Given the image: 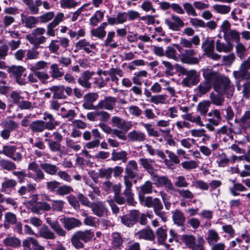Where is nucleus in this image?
Returning a JSON list of instances; mask_svg holds the SVG:
<instances>
[{"instance_id": "33", "label": "nucleus", "mask_w": 250, "mask_h": 250, "mask_svg": "<svg viewBox=\"0 0 250 250\" xmlns=\"http://www.w3.org/2000/svg\"><path fill=\"white\" fill-rule=\"evenodd\" d=\"M137 236L139 238L152 240L154 239L155 235L152 230L149 228L139 231Z\"/></svg>"}, {"instance_id": "2", "label": "nucleus", "mask_w": 250, "mask_h": 250, "mask_svg": "<svg viewBox=\"0 0 250 250\" xmlns=\"http://www.w3.org/2000/svg\"><path fill=\"white\" fill-rule=\"evenodd\" d=\"M182 73L186 76L182 81L181 83L184 86L191 87L195 85L200 81V75L195 69L187 70L183 67H180Z\"/></svg>"}, {"instance_id": "57", "label": "nucleus", "mask_w": 250, "mask_h": 250, "mask_svg": "<svg viewBox=\"0 0 250 250\" xmlns=\"http://www.w3.org/2000/svg\"><path fill=\"white\" fill-rule=\"evenodd\" d=\"M112 244L115 248H119L123 244V239L120 233L114 232L112 235Z\"/></svg>"}, {"instance_id": "46", "label": "nucleus", "mask_w": 250, "mask_h": 250, "mask_svg": "<svg viewBox=\"0 0 250 250\" xmlns=\"http://www.w3.org/2000/svg\"><path fill=\"white\" fill-rule=\"evenodd\" d=\"M29 127L30 129L34 132H42L45 128L44 122L41 120L33 122L30 124Z\"/></svg>"}, {"instance_id": "61", "label": "nucleus", "mask_w": 250, "mask_h": 250, "mask_svg": "<svg viewBox=\"0 0 250 250\" xmlns=\"http://www.w3.org/2000/svg\"><path fill=\"white\" fill-rule=\"evenodd\" d=\"M64 204L61 200H52L51 209L54 211H61L64 208Z\"/></svg>"}, {"instance_id": "16", "label": "nucleus", "mask_w": 250, "mask_h": 250, "mask_svg": "<svg viewBox=\"0 0 250 250\" xmlns=\"http://www.w3.org/2000/svg\"><path fill=\"white\" fill-rule=\"evenodd\" d=\"M249 69L242 63L241 64L239 70L234 71L233 75L234 77L237 80L243 79L246 80L250 79V72Z\"/></svg>"}, {"instance_id": "40", "label": "nucleus", "mask_w": 250, "mask_h": 250, "mask_svg": "<svg viewBox=\"0 0 250 250\" xmlns=\"http://www.w3.org/2000/svg\"><path fill=\"white\" fill-rule=\"evenodd\" d=\"M182 241L187 248L191 249L196 244V239L193 235L185 234L182 236Z\"/></svg>"}, {"instance_id": "45", "label": "nucleus", "mask_w": 250, "mask_h": 250, "mask_svg": "<svg viewBox=\"0 0 250 250\" xmlns=\"http://www.w3.org/2000/svg\"><path fill=\"white\" fill-rule=\"evenodd\" d=\"M127 152L125 151H121L120 152L113 151L112 153L111 159L113 161H122L123 163L127 161Z\"/></svg>"}, {"instance_id": "32", "label": "nucleus", "mask_w": 250, "mask_h": 250, "mask_svg": "<svg viewBox=\"0 0 250 250\" xmlns=\"http://www.w3.org/2000/svg\"><path fill=\"white\" fill-rule=\"evenodd\" d=\"M207 241L209 245L217 243L220 239V236L218 232L214 229H210L208 231Z\"/></svg>"}, {"instance_id": "54", "label": "nucleus", "mask_w": 250, "mask_h": 250, "mask_svg": "<svg viewBox=\"0 0 250 250\" xmlns=\"http://www.w3.org/2000/svg\"><path fill=\"white\" fill-rule=\"evenodd\" d=\"M47 65V63L43 61H38L37 62L31 64L29 69L32 72H38L44 69Z\"/></svg>"}, {"instance_id": "29", "label": "nucleus", "mask_w": 250, "mask_h": 250, "mask_svg": "<svg viewBox=\"0 0 250 250\" xmlns=\"http://www.w3.org/2000/svg\"><path fill=\"white\" fill-rule=\"evenodd\" d=\"M172 219L174 224L178 226H182L186 220L183 213L179 210H175L172 212Z\"/></svg>"}, {"instance_id": "39", "label": "nucleus", "mask_w": 250, "mask_h": 250, "mask_svg": "<svg viewBox=\"0 0 250 250\" xmlns=\"http://www.w3.org/2000/svg\"><path fill=\"white\" fill-rule=\"evenodd\" d=\"M127 136L129 140L133 142L143 141L146 139V136L144 133L135 130L130 132Z\"/></svg>"}, {"instance_id": "31", "label": "nucleus", "mask_w": 250, "mask_h": 250, "mask_svg": "<svg viewBox=\"0 0 250 250\" xmlns=\"http://www.w3.org/2000/svg\"><path fill=\"white\" fill-rule=\"evenodd\" d=\"M3 243L6 247H10L14 248L19 247L21 244L20 240L13 236L6 237L3 240Z\"/></svg>"}, {"instance_id": "50", "label": "nucleus", "mask_w": 250, "mask_h": 250, "mask_svg": "<svg viewBox=\"0 0 250 250\" xmlns=\"http://www.w3.org/2000/svg\"><path fill=\"white\" fill-rule=\"evenodd\" d=\"M40 167L46 173L50 175L55 174L58 170V168L56 166L49 163L41 164Z\"/></svg>"}, {"instance_id": "47", "label": "nucleus", "mask_w": 250, "mask_h": 250, "mask_svg": "<svg viewBox=\"0 0 250 250\" xmlns=\"http://www.w3.org/2000/svg\"><path fill=\"white\" fill-rule=\"evenodd\" d=\"M202 48L206 55H208L214 49V42L213 40H206L202 44Z\"/></svg>"}, {"instance_id": "22", "label": "nucleus", "mask_w": 250, "mask_h": 250, "mask_svg": "<svg viewBox=\"0 0 250 250\" xmlns=\"http://www.w3.org/2000/svg\"><path fill=\"white\" fill-rule=\"evenodd\" d=\"M200 40L197 35L192 37L191 40H188L185 38H181L180 39V44L184 47L191 48L193 44L197 46L199 44Z\"/></svg>"}, {"instance_id": "64", "label": "nucleus", "mask_w": 250, "mask_h": 250, "mask_svg": "<svg viewBox=\"0 0 250 250\" xmlns=\"http://www.w3.org/2000/svg\"><path fill=\"white\" fill-rule=\"evenodd\" d=\"M225 37L228 38L229 40L236 42L237 43L239 42L240 41V34L235 30L230 31Z\"/></svg>"}, {"instance_id": "36", "label": "nucleus", "mask_w": 250, "mask_h": 250, "mask_svg": "<svg viewBox=\"0 0 250 250\" xmlns=\"http://www.w3.org/2000/svg\"><path fill=\"white\" fill-rule=\"evenodd\" d=\"M25 68L21 66H12L8 67L7 71L13 76L16 78L20 76H22L25 71Z\"/></svg>"}, {"instance_id": "37", "label": "nucleus", "mask_w": 250, "mask_h": 250, "mask_svg": "<svg viewBox=\"0 0 250 250\" xmlns=\"http://www.w3.org/2000/svg\"><path fill=\"white\" fill-rule=\"evenodd\" d=\"M104 12L97 10L89 19V24L92 26H96L104 18Z\"/></svg>"}, {"instance_id": "52", "label": "nucleus", "mask_w": 250, "mask_h": 250, "mask_svg": "<svg viewBox=\"0 0 250 250\" xmlns=\"http://www.w3.org/2000/svg\"><path fill=\"white\" fill-rule=\"evenodd\" d=\"M51 76L54 79H57L62 77L64 73L59 68L57 64L54 63L50 66Z\"/></svg>"}, {"instance_id": "19", "label": "nucleus", "mask_w": 250, "mask_h": 250, "mask_svg": "<svg viewBox=\"0 0 250 250\" xmlns=\"http://www.w3.org/2000/svg\"><path fill=\"white\" fill-rule=\"evenodd\" d=\"M36 236L37 237H40L45 239L53 240L56 238L55 233L46 225H43L39 229Z\"/></svg>"}, {"instance_id": "17", "label": "nucleus", "mask_w": 250, "mask_h": 250, "mask_svg": "<svg viewBox=\"0 0 250 250\" xmlns=\"http://www.w3.org/2000/svg\"><path fill=\"white\" fill-rule=\"evenodd\" d=\"M140 164L145 168L152 177H155L154 166L155 165L154 160L146 158H141L139 159Z\"/></svg>"}, {"instance_id": "49", "label": "nucleus", "mask_w": 250, "mask_h": 250, "mask_svg": "<svg viewBox=\"0 0 250 250\" xmlns=\"http://www.w3.org/2000/svg\"><path fill=\"white\" fill-rule=\"evenodd\" d=\"M0 167L8 171L14 170L17 168V166L14 162L5 159L0 160Z\"/></svg>"}, {"instance_id": "8", "label": "nucleus", "mask_w": 250, "mask_h": 250, "mask_svg": "<svg viewBox=\"0 0 250 250\" xmlns=\"http://www.w3.org/2000/svg\"><path fill=\"white\" fill-rule=\"evenodd\" d=\"M180 110L182 112L186 113V114L181 116L183 119L195 123L199 126H204V124L202 121L200 116L197 115L196 116H193L191 113H188L189 111V108L188 107L180 106Z\"/></svg>"}, {"instance_id": "7", "label": "nucleus", "mask_w": 250, "mask_h": 250, "mask_svg": "<svg viewBox=\"0 0 250 250\" xmlns=\"http://www.w3.org/2000/svg\"><path fill=\"white\" fill-rule=\"evenodd\" d=\"M17 147L14 146H4L3 147V153L13 161L20 162L22 159V154L19 152H16Z\"/></svg>"}, {"instance_id": "56", "label": "nucleus", "mask_w": 250, "mask_h": 250, "mask_svg": "<svg viewBox=\"0 0 250 250\" xmlns=\"http://www.w3.org/2000/svg\"><path fill=\"white\" fill-rule=\"evenodd\" d=\"M54 17V12L53 11H49L40 16L38 19L41 23H45L51 21Z\"/></svg>"}, {"instance_id": "9", "label": "nucleus", "mask_w": 250, "mask_h": 250, "mask_svg": "<svg viewBox=\"0 0 250 250\" xmlns=\"http://www.w3.org/2000/svg\"><path fill=\"white\" fill-rule=\"evenodd\" d=\"M89 208L93 213L98 217H103L106 214L107 211L106 207L102 201L92 202Z\"/></svg>"}, {"instance_id": "3", "label": "nucleus", "mask_w": 250, "mask_h": 250, "mask_svg": "<svg viewBox=\"0 0 250 250\" xmlns=\"http://www.w3.org/2000/svg\"><path fill=\"white\" fill-rule=\"evenodd\" d=\"M49 90L53 93V98L57 99H65L66 98L65 93L68 96L71 95L72 89L64 85H54L49 88Z\"/></svg>"}, {"instance_id": "41", "label": "nucleus", "mask_w": 250, "mask_h": 250, "mask_svg": "<svg viewBox=\"0 0 250 250\" xmlns=\"http://www.w3.org/2000/svg\"><path fill=\"white\" fill-rule=\"evenodd\" d=\"M74 234L76 237L84 242H87L90 240L94 235L90 230L79 231L75 233Z\"/></svg>"}, {"instance_id": "24", "label": "nucleus", "mask_w": 250, "mask_h": 250, "mask_svg": "<svg viewBox=\"0 0 250 250\" xmlns=\"http://www.w3.org/2000/svg\"><path fill=\"white\" fill-rule=\"evenodd\" d=\"M233 47V44L229 42L225 43L221 42L220 40L216 42V49L219 52L229 53L232 50Z\"/></svg>"}, {"instance_id": "1", "label": "nucleus", "mask_w": 250, "mask_h": 250, "mask_svg": "<svg viewBox=\"0 0 250 250\" xmlns=\"http://www.w3.org/2000/svg\"><path fill=\"white\" fill-rule=\"evenodd\" d=\"M202 71L204 82L211 86L213 85L216 92L225 95L227 98L232 97L234 87L228 77L220 75L218 72L209 68H203Z\"/></svg>"}, {"instance_id": "55", "label": "nucleus", "mask_w": 250, "mask_h": 250, "mask_svg": "<svg viewBox=\"0 0 250 250\" xmlns=\"http://www.w3.org/2000/svg\"><path fill=\"white\" fill-rule=\"evenodd\" d=\"M17 222V218L15 214L12 212H7L5 214L4 227L8 228V224H15Z\"/></svg>"}, {"instance_id": "5", "label": "nucleus", "mask_w": 250, "mask_h": 250, "mask_svg": "<svg viewBox=\"0 0 250 250\" xmlns=\"http://www.w3.org/2000/svg\"><path fill=\"white\" fill-rule=\"evenodd\" d=\"M195 51L193 49H186L184 53L180 55L181 61L189 64H197L199 63V59L195 57Z\"/></svg>"}, {"instance_id": "38", "label": "nucleus", "mask_w": 250, "mask_h": 250, "mask_svg": "<svg viewBox=\"0 0 250 250\" xmlns=\"http://www.w3.org/2000/svg\"><path fill=\"white\" fill-rule=\"evenodd\" d=\"M210 106V102L209 101H203L200 102L197 106V110L202 116H206Z\"/></svg>"}, {"instance_id": "51", "label": "nucleus", "mask_w": 250, "mask_h": 250, "mask_svg": "<svg viewBox=\"0 0 250 250\" xmlns=\"http://www.w3.org/2000/svg\"><path fill=\"white\" fill-rule=\"evenodd\" d=\"M210 99L211 103L217 106H221L223 105L225 99L223 95L216 94L214 92L210 94Z\"/></svg>"}, {"instance_id": "35", "label": "nucleus", "mask_w": 250, "mask_h": 250, "mask_svg": "<svg viewBox=\"0 0 250 250\" xmlns=\"http://www.w3.org/2000/svg\"><path fill=\"white\" fill-rule=\"evenodd\" d=\"M234 123H240L244 127L249 128L250 126V110L245 111L239 119L236 118Z\"/></svg>"}, {"instance_id": "20", "label": "nucleus", "mask_w": 250, "mask_h": 250, "mask_svg": "<svg viewBox=\"0 0 250 250\" xmlns=\"http://www.w3.org/2000/svg\"><path fill=\"white\" fill-rule=\"evenodd\" d=\"M127 15L125 12L119 13L116 17H107L108 23L111 25L123 24L126 21Z\"/></svg>"}, {"instance_id": "62", "label": "nucleus", "mask_w": 250, "mask_h": 250, "mask_svg": "<svg viewBox=\"0 0 250 250\" xmlns=\"http://www.w3.org/2000/svg\"><path fill=\"white\" fill-rule=\"evenodd\" d=\"M246 189L247 188L242 184L240 183H235L233 187L229 188L230 193L233 196L239 195V193L237 192V191H244L246 190Z\"/></svg>"}, {"instance_id": "63", "label": "nucleus", "mask_w": 250, "mask_h": 250, "mask_svg": "<svg viewBox=\"0 0 250 250\" xmlns=\"http://www.w3.org/2000/svg\"><path fill=\"white\" fill-rule=\"evenodd\" d=\"M1 125L10 131L16 129L19 126L17 123L10 120L3 121Z\"/></svg>"}, {"instance_id": "43", "label": "nucleus", "mask_w": 250, "mask_h": 250, "mask_svg": "<svg viewBox=\"0 0 250 250\" xmlns=\"http://www.w3.org/2000/svg\"><path fill=\"white\" fill-rule=\"evenodd\" d=\"M115 36L114 31H109L108 32L106 39L104 43L105 46H109L111 48H115L118 46V43L116 42H113L114 38Z\"/></svg>"}, {"instance_id": "18", "label": "nucleus", "mask_w": 250, "mask_h": 250, "mask_svg": "<svg viewBox=\"0 0 250 250\" xmlns=\"http://www.w3.org/2000/svg\"><path fill=\"white\" fill-rule=\"evenodd\" d=\"M46 222L58 235L62 237L65 236L66 232L58 222L53 220L51 217L46 218Z\"/></svg>"}, {"instance_id": "14", "label": "nucleus", "mask_w": 250, "mask_h": 250, "mask_svg": "<svg viewBox=\"0 0 250 250\" xmlns=\"http://www.w3.org/2000/svg\"><path fill=\"white\" fill-rule=\"evenodd\" d=\"M116 101L117 99L115 97H106L104 100L99 103L97 105V107L99 109L104 108L108 110H112L115 105Z\"/></svg>"}, {"instance_id": "13", "label": "nucleus", "mask_w": 250, "mask_h": 250, "mask_svg": "<svg viewBox=\"0 0 250 250\" xmlns=\"http://www.w3.org/2000/svg\"><path fill=\"white\" fill-rule=\"evenodd\" d=\"M27 6L28 11L31 14L37 15L39 13V7L42 5L41 0H22Z\"/></svg>"}, {"instance_id": "48", "label": "nucleus", "mask_w": 250, "mask_h": 250, "mask_svg": "<svg viewBox=\"0 0 250 250\" xmlns=\"http://www.w3.org/2000/svg\"><path fill=\"white\" fill-rule=\"evenodd\" d=\"M212 86L205 82H202L196 88L197 94L199 96L205 94L211 88Z\"/></svg>"}, {"instance_id": "10", "label": "nucleus", "mask_w": 250, "mask_h": 250, "mask_svg": "<svg viewBox=\"0 0 250 250\" xmlns=\"http://www.w3.org/2000/svg\"><path fill=\"white\" fill-rule=\"evenodd\" d=\"M98 95L96 93H89L83 97V107L87 110H94L98 108L93 105V103L98 98Z\"/></svg>"}, {"instance_id": "25", "label": "nucleus", "mask_w": 250, "mask_h": 250, "mask_svg": "<svg viewBox=\"0 0 250 250\" xmlns=\"http://www.w3.org/2000/svg\"><path fill=\"white\" fill-rule=\"evenodd\" d=\"M17 181L14 179L5 178L1 184V191L9 193L17 185Z\"/></svg>"}, {"instance_id": "12", "label": "nucleus", "mask_w": 250, "mask_h": 250, "mask_svg": "<svg viewBox=\"0 0 250 250\" xmlns=\"http://www.w3.org/2000/svg\"><path fill=\"white\" fill-rule=\"evenodd\" d=\"M94 71H85L81 74V77L78 79V82L80 85L84 88L89 89L91 87V83L89 80L94 76Z\"/></svg>"}, {"instance_id": "28", "label": "nucleus", "mask_w": 250, "mask_h": 250, "mask_svg": "<svg viewBox=\"0 0 250 250\" xmlns=\"http://www.w3.org/2000/svg\"><path fill=\"white\" fill-rule=\"evenodd\" d=\"M138 170V166L137 163L134 161H129L125 168V172L131 179H133L135 177L136 175V172Z\"/></svg>"}, {"instance_id": "21", "label": "nucleus", "mask_w": 250, "mask_h": 250, "mask_svg": "<svg viewBox=\"0 0 250 250\" xmlns=\"http://www.w3.org/2000/svg\"><path fill=\"white\" fill-rule=\"evenodd\" d=\"M61 221L65 228L68 230L79 227L81 225L80 221L74 218H64Z\"/></svg>"}, {"instance_id": "6", "label": "nucleus", "mask_w": 250, "mask_h": 250, "mask_svg": "<svg viewBox=\"0 0 250 250\" xmlns=\"http://www.w3.org/2000/svg\"><path fill=\"white\" fill-rule=\"evenodd\" d=\"M69 45V40L66 38H61L59 40H52L48 45L50 52L52 53H58L60 46L63 48H67Z\"/></svg>"}, {"instance_id": "4", "label": "nucleus", "mask_w": 250, "mask_h": 250, "mask_svg": "<svg viewBox=\"0 0 250 250\" xmlns=\"http://www.w3.org/2000/svg\"><path fill=\"white\" fill-rule=\"evenodd\" d=\"M27 169L29 171H33L35 174L31 172L27 174V177L33 179L36 182L39 183L44 178V174L42 170L39 167L38 164L35 161L28 164Z\"/></svg>"}, {"instance_id": "44", "label": "nucleus", "mask_w": 250, "mask_h": 250, "mask_svg": "<svg viewBox=\"0 0 250 250\" xmlns=\"http://www.w3.org/2000/svg\"><path fill=\"white\" fill-rule=\"evenodd\" d=\"M236 53L238 57L241 60L247 56V49L241 42L237 43L235 46Z\"/></svg>"}, {"instance_id": "15", "label": "nucleus", "mask_w": 250, "mask_h": 250, "mask_svg": "<svg viewBox=\"0 0 250 250\" xmlns=\"http://www.w3.org/2000/svg\"><path fill=\"white\" fill-rule=\"evenodd\" d=\"M111 122L114 126L117 127L125 132H127L132 126L130 122H126L117 116L113 117Z\"/></svg>"}, {"instance_id": "60", "label": "nucleus", "mask_w": 250, "mask_h": 250, "mask_svg": "<svg viewBox=\"0 0 250 250\" xmlns=\"http://www.w3.org/2000/svg\"><path fill=\"white\" fill-rule=\"evenodd\" d=\"M45 141L48 143L49 148L51 151L57 152L60 150L61 147L60 143L49 139H45Z\"/></svg>"}, {"instance_id": "27", "label": "nucleus", "mask_w": 250, "mask_h": 250, "mask_svg": "<svg viewBox=\"0 0 250 250\" xmlns=\"http://www.w3.org/2000/svg\"><path fill=\"white\" fill-rule=\"evenodd\" d=\"M43 119L45 121L44 127L47 129L53 130L58 125L57 122L50 114L44 113Z\"/></svg>"}, {"instance_id": "34", "label": "nucleus", "mask_w": 250, "mask_h": 250, "mask_svg": "<svg viewBox=\"0 0 250 250\" xmlns=\"http://www.w3.org/2000/svg\"><path fill=\"white\" fill-rule=\"evenodd\" d=\"M237 89L238 90H241L243 94V97L248 99L250 97V82H246L242 85H241L239 82L236 83Z\"/></svg>"}, {"instance_id": "26", "label": "nucleus", "mask_w": 250, "mask_h": 250, "mask_svg": "<svg viewBox=\"0 0 250 250\" xmlns=\"http://www.w3.org/2000/svg\"><path fill=\"white\" fill-rule=\"evenodd\" d=\"M157 187H164L169 191L175 190L172 183L166 176H157Z\"/></svg>"}, {"instance_id": "42", "label": "nucleus", "mask_w": 250, "mask_h": 250, "mask_svg": "<svg viewBox=\"0 0 250 250\" xmlns=\"http://www.w3.org/2000/svg\"><path fill=\"white\" fill-rule=\"evenodd\" d=\"M26 38L31 44L36 45L43 43L46 40V37L43 36L37 37V36L35 35H28L26 36Z\"/></svg>"}, {"instance_id": "53", "label": "nucleus", "mask_w": 250, "mask_h": 250, "mask_svg": "<svg viewBox=\"0 0 250 250\" xmlns=\"http://www.w3.org/2000/svg\"><path fill=\"white\" fill-rule=\"evenodd\" d=\"M229 161L230 160L227 155L224 153L220 154L217 156L216 162L219 167H227Z\"/></svg>"}, {"instance_id": "30", "label": "nucleus", "mask_w": 250, "mask_h": 250, "mask_svg": "<svg viewBox=\"0 0 250 250\" xmlns=\"http://www.w3.org/2000/svg\"><path fill=\"white\" fill-rule=\"evenodd\" d=\"M139 200L141 202H145V205L148 208L153 207L154 212L156 213V198H153L151 196L145 197L144 195L140 194Z\"/></svg>"}, {"instance_id": "11", "label": "nucleus", "mask_w": 250, "mask_h": 250, "mask_svg": "<svg viewBox=\"0 0 250 250\" xmlns=\"http://www.w3.org/2000/svg\"><path fill=\"white\" fill-rule=\"evenodd\" d=\"M76 49L74 50L77 52L78 50L83 49L86 53L93 52L95 50L96 46L94 43H90L85 39L80 40L76 44Z\"/></svg>"}, {"instance_id": "59", "label": "nucleus", "mask_w": 250, "mask_h": 250, "mask_svg": "<svg viewBox=\"0 0 250 250\" xmlns=\"http://www.w3.org/2000/svg\"><path fill=\"white\" fill-rule=\"evenodd\" d=\"M73 188L71 187L63 185L60 187L56 189V194L60 196H64L67 195L73 191Z\"/></svg>"}, {"instance_id": "23", "label": "nucleus", "mask_w": 250, "mask_h": 250, "mask_svg": "<svg viewBox=\"0 0 250 250\" xmlns=\"http://www.w3.org/2000/svg\"><path fill=\"white\" fill-rule=\"evenodd\" d=\"M22 22L27 28H32L36 26V24L39 22V19L34 16L26 17L23 14H21Z\"/></svg>"}, {"instance_id": "58", "label": "nucleus", "mask_w": 250, "mask_h": 250, "mask_svg": "<svg viewBox=\"0 0 250 250\" xmlns=\"http://www.w3.org/2000/svg\"><path fill=\"white\" fill-rule=\"evenodd\" d=\"M79 3L75 0H60V6L62 8L71 9L75 8Z\"/></svg>"}]
</instances>
